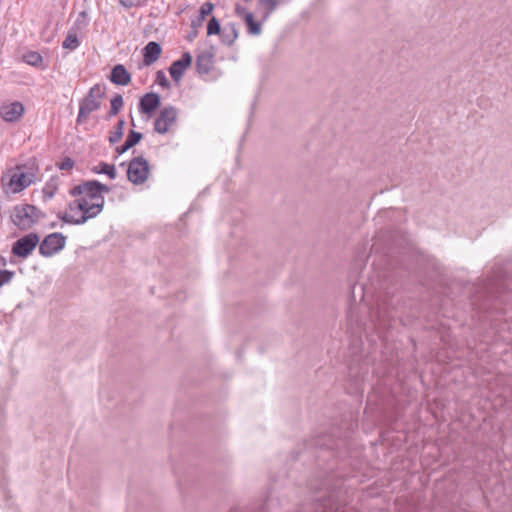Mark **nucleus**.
<instances>
[{
    "label": "nucleus",
    "mask_w": 512,
    "mask_h": 512,
    "mask_svg": "<svg viewBox=\"0 0 512 512\" xmlns=\"http://www.w3.org/2000/svg\"><path fill=\"white\" fill-rule=\"evenodd\" d=\"M471 305L480 318H512V260L495 263L489 274L475 285Z\"/></svg>",
    "instance_id": "f257e3e1"
},
{
    "label": "nucleus",
    "mask_w": 512,
    "mask_h": 512,
    "mask_svg": "<svg viewBox=\"0 0 512 512\" xmlns=\"http://www.w3.org/2000/svg\"><path fill=\"white\" fill-rule=\"evenodd\" d=\"M350 432L346 431L343 436L335 437L332 434H322L309 440L307 445L311 448L319 449L316 456L317 462L324 461L326 458L333 457L336 460L344 461L351 454Z\"/></svg>",
    "instance_id": "f03ea898"
},
{
    "label": "nucleus",
    "mask_w": 512,
    "mask_h": 512,
    "mask_svg": "<svg viewBox=\"0 0 512 512\" xmlns=\"http://www.w3.org/2000/svg\"><path fill=\"white\" fill-rule=\"evenodd\" d=\"M105 205L104 194H100V198H95L87 202V197L76 198L75 200L68 203V209L73 212L79 210L82 215L79 218H75L69 215L67 212H59L57 217L64 223L73 225H82L89 219L95 218L99 215Z\"/></svg>",
    "instance_id": "7ed1b4c3"
},
{
    "label": "nucleus",
    "mask_w": 512,
    "mask_h": 512,
    "mask_svg": "<svg viewBox=\"0 0 512 512\" xmlns=\"http://www.w3.org/2000/svg\"><path fill=\"white\" fill-rule=\"evenodd\" d=\"M107 87L104 83L93 85L86 96L79 102V112L77 116V124H85L89 115L101 108L102 102L106 97Z\"/></svg>",
    "instance_id": "20e7f679"
},
{
    "label": "nucleus",
    "mask_w": 512,
    "mask_h": 512,
    "mask_svg": "<svg viewBox=\"0 0 512 512\" xmlns=\"http://www.w3.org/2000/svg\"><path fill=\"white\" fill-rule=\"evenodd\" d=\"M45 213L34 205L21 204L14 208L11 215L13 223L20 230H28L32 228L40 219L45 218Z\"/></svg>",
    "instance_id": "39448f33"
},
{
    "label": "nucleus",
    "mask_w": 512,
    "mask_h": 512,
    "mask_svg": "<svg viewBox=\"0 0 512 512\" xmlns=\"http://www.w3.org/2000/svg\"><path fill=\"white\" fill-rule=\"evenodd\" d=\"M368 372L367 361L358 355H354L348 364V378L351 382V387L348 390L349 394H358L363 391V383Z\"/></svg>",
    "instance_id": "423d86ee"
},
{
    "label": "nucleus",
    "mask_w": 512,
    "mask_h": 512,
    "mask_svg": "<svg viewBox=\"0 0 512 512\" xmlns=\"http://www.w3.org/2000/svg\"><path fill=\"white\" fill-rule=\"evenodd\" d=\"M111 188L98 180H86L72 187L69 194L72 197H87V202L95 198H100V194L109 193Z\"/></svg>",
    "instance_id": "0eeeda50"
},
{
    "label": "nucleus",
    "mask_w": 512,
    "mask_h": 512,
    "mask_svg": "<svg viewBox=\"0 0 512 512\" xmlns=\"http://www.w3.org/2000/svg\"><path fill=\"white\" fill-rule=\"evenodd\" d=\"M39 244V235L35 232L17 239L11 247V254L20 259L28 258Z\"/></svg>",
    "instance_id": "6e6552de"
},
{
    "label": "nucleus",
    "mask_w": 512,
    "mask_h": 512,
    "mask_svg": "<svg viewBox=\"0 0 512 512\" xmlns=\"http://www.w3.org/2000/svg\"><path fill=\"white\" fill-rule=\"evenodd\" d=\"M66 236L60 232L48 234L39 241V254L43 257H52L65 248Z\"/></svg>",
    "instance_id": "1a4fd4ad"
},
{
    "label": "nucleus",
    "mask_w": 512,
    "mask_h": 512,
    "mask_svg": "<svg viewBox=\"0 0 512 512\" xmlns=\"http://www.w3.org/2000/svg\"><path fill=\"white\" fill-rule=\"evenodd\" d=\"M150 172V166L148 161L142 157L133 158L128 165L127 178L130 182L135 185L143 184Z\"/></svg>",
    "instance_id": "9d476101"
},
{
    "label": "nucleus",
    "mask_w": 512,
    "mask_h": 512,
    "mask_svg": "<svg viewBox=\"0 0 512 512\" xmlns=\"http://www.w3.org/2000/svg\"><path fill=\"white\" fill-rule=\"evenodd\" d=\"M394 315L391 310L378 305L376 310L371 313V322L374 325L379 337L392 326Z\"/></svg>",
    "instance_id": "9b49d317"
},
{
    "label": "nucleus",
    "mask_w": 512,
    "mask_h": 512,
    "mask_svg": "<svg viewBox=\"0 0 512 512\" xmlns=\"http://www.w3.org/2000/svg\"><path fill=\"white\" fill-rule=\"evenodd\" d=\"M161 98L157 93L149 92L144 94L138 104L139 111L148 118L152 117L160 107Z\"/></svg>",
    "instance_id": "f8f14e48"
},
{
    "label": "nucleus",
    "mask_w": 512,
    "mask_h": 512,
    "mask_svg": "<svg viewBox=\"0 0 512 512\" xmlns=\"http://www.w3.org/2000/svg\"><path fill=\"white\" fill-rule=\"evenodd\" d=\"M192 64V55L190 52H184L178 60L172 62L169 67V73L171 78L175 82H179L187 68H189Z\"/></svg>",
    "instance_id": "ddd939ff"
},
{
    "label": "nucleus",
    "mask_w": 512,
    "mask_h": 512,
    "mask_svg": "<svg viewBox=\"0 0 512 512\" xmlns=\"http://www.w3.org/2000/svg\"><path fill=\"white\" fill-rule=\"evenodd\" d=\"M179 111L174 106H167L160 110L158 117L154 121L153 128H169L176 124Z\"/></svg>",
    "instance_id": "4468645a"
},
{
    "label": "nucleus",
    "mask_w": 512,
    "mask_h": 512,
    "mask_svg": "<svg viewBox=\"0 0 512 512\" xmlns=\"http://www.w3.org/2000/svg\"><path fill=\"white\" fill-rule=\"evenodd\" d=\"M24 113L22 103L15 101L0 108V115L6 122H13L19 119Z\"/></svg>",
    "instance_id": "2eb2a0df"
},
{
    "label": "nucleus",
    "mask_w": 512,
    "mask_h": 512,
    "mask_svg": "<svg viewBox=\"0 0 512 512\" xmlns=\"http://www.w3.org/2000/svg\"><path fill=\"white\" fill-rule=\"evenodd\" d=\"M108 79L115 85L126 86L131 82V74L123 64H116L111 69Z\"/></svg>",
    "instance_id": "dca6fc26"
},
{
    "label": "nucleus",
    "mask_w": 512,
    "mask_h": 512,
    "mask_svg": "<svg viewBox=\"0 0 512 512\" xmlns=\"http://www.w3.org/2000/svg\"><path fill=\"white\" fill-rule=\"evenodd\" d=\"M162 52L161 45L158 42L150 41L143 48V62L146 66L152 65L156 62Z\"/></svg>",
    "instance_id": "f3484780"
},
{
    "label": "nucleus",
    "mask_w": 512,
    "mask_h": 512,
    "mask_svg": "<svg viewBox=\"0 0 512 512\" xmlns=\"http://www.w3.org/2000/svg\"><path fill=\"white\" fill-rule=\"evenodd\" d=\"M214 55L209 51H203L196 57V69L199 74H209L213 68Z\"/></svg>",
    "instance_id": "a211bd4d"
},
{
    "label": "nucleus",
    "mask_w": 512,
    "mask_h": 512,
    "mask_svg": "<svg viewBox=\"0 0 512 512\" xmlns=\"http://www.w3.org/2000/svg\"><path fill=\"white\" fill-rule=\"evenodd\" d=\"M32 174L25 172H16L12 175L9 185L13 187L14 192H19L32 183Z\"/></svg>",
    "instance_id": "6ab92c4d"
},
{
    "label": "nucleus",
    "mask_w": 512,
    "mask_h": 512,
    "mask_svg": "<svg viewBox=\"0 0 512 512\" xmlns=\"http://www.w3.org/2000/svg\"><path fill=\"white\" fill-rule=\"evenodd\" d=\"M21 60L37 69L44 70L46 65L44 59L38 51L28 50L21 55Z\"/></svg>",
    "instance_id": "aec40b11"
},
{
    "label": "nucleus",
    "mask_w": 512,
    "mask_h": 512,
    "mask_svg": "<svg viewBox=\"0 0 512 512\" xmlns=\"http://www.w3.org/2000/svg\"><path fill=\"white\" fill-rule=\"evenodd\" d=\"M214 9V5L211 2H205L199 10V15L192 19L191 28L194 30H198L203 25V22L207 16H209Z\"/></svg>",
    "instance_id": "412c9836"
},
{
    "label": "nucleus",
    "mask_w": 512,
    "mask_h": 512,
    "mask_svg": "<svg viewBox=\"0 0 512 512\" xmlns=\"http://www.w3.org/2000/svg\"><path fill=\"white\" fill-rule=\"evenodd\" d=\"M129 131L130 133L127 136L125 142L121 146L117 147V152L119 154H122L126 152L128 149L134 147L136 144L140 142V140L143 137L142 134L140 132H137L136 130Z\"/></svg>",
    "instance_id": "4be33fe9"
},
{
    "label": "nucleus",
    "mask_w": 512,
    "mask_h": 512,
    "mask_svg": "<svg viewBox=\"0 0 512 512\" xmlns=\"http://www.w3.org/2000/svg\"><path fill=\"white\" fill-rule=\"evenodd\" d=\"M237 38L238 30L234 23L228 24L221 33V40L227 46L233 45Z\"/></svg>",
    "instance_id": "5701e85b"
},
{
    "label": "nucleus",
    "mask_w": 512,
    "mask_h": 512,
    "mask_svg": "<svg viewBox=\"0 0 512 512\" xmlns=\"http://www.w3.org/2000/svg\"><path fill=\"white\" fill-rule=\"evenodd\" d=\"M246 27H247V33L253 36H258L262 32V20L256 21L254 19L253 14H247L245 15V19H243Z\"/></svg>",
    "instance_id": "b1692460"
},
{
    "label": "nucleus",
    "mask_w": 512,
    "mask_h": 512,
    "mask_svg": "<svg viewBox=\"0 0 512 512\" xmlns=\"http://www.w3.org/2000/svg\"><path fill=\"white\" fill-rule=\"evenodd\" d=\"M91 171L96 174H105L110 179H115L117 177L116 167L113 164H109L104 161H101L98 165L92 167Z\"/></svg>",
    "instance_id": "393cba45"
},
{
    "label": "nucleus",
    "mask_w": 512,
    "mask_h": 512,
    "mask_svg": "<svg viewBox=\"0 0 512 512\" xmlns=\"http://www.w3.org/2000/svg\"><path fill=\"white\" fill-rule=\"evenodd\" d=\"M279 0H258V6L263 7L262 22H266L277 9Z\"/></svg>",
    "instance_id": "a878e982"
},
{
    "label": "nucleus",
    "mask_w": 512,
    "mask_h": 512,
    "mask_svg": "<svg viewBox=\"0 0 512 512\" xmlns=\"http://www.w3.org/2000/svg\"><path fill=\"white\" fill-rule=\"evenodd\" d=\"M80 45V41L75 32L69 31L62 43V47L68 50H75Z\"/></svg>",
    "instance_id": "bb28decb"
},
{
    "label": "nucleus",
    "mask_w": 512,
    "mask_h": 512,
    "mask_svg": "<svg viewBox=\"0 0 512 512\" xmlns=\"http://www.w3.org/2000/svg\"><path fill=\"white\" fill-rule=\"evenodd\" d=\"M123 107V97L120 94H115L110 102V110L108 112L109 116H115L119 113L121 108Z\"/></svg>",
    "instance_id": "cd10ccee"
},
{
    "label": "nucleus",
    "mask_w": 512,
    "mask_h": 512,
    "mask_svg": "<svg viewBox=\"0 0 512 512\" xmlns=\"http://www.w3.org/2000/svg\"><path fill=\"white\" fill-rule=\"evenodd\" d=\"M221 34V25L219 20L216 17H211L207 24V35H220Z\"/></svg>",
    "instance_id": "c85d7f7f"
},
{
    "label": "nucleus",
    "mask_w": 512,
    "mask_h": 512,
    "mask_svg": "<svg viewBox=\"0 0 512 512\" xmlns=\"http://www.w3.org/2000/svg\"><path fill=\"white\" fill-rule=\"evenodd\" d=\"M57 191V185L52 181L48 182L43 188V198L45 200L51 199Z\"/></svg>",
    "instance_id": "c756f323"
},
{
    "label": "nucleus",
    "mask_w": 512,
    "mask_h": 512,
    "mask_svg": "<svg viewBox=\"0 0 512 512\" xmlns=\"http://www.w3.org/2000/svg\"><path fill=\"white\" fill-rule=\"evenodd\" d=\"M155 81L164 89H169L171 87L170 81L167 79L165 73L162 70L156 72Z\"/></svg>",
    "instance_id": "7c9ffc66"
},
{
    "label": "nucleus",
    "mask_w": 512,
    "mask_h": 512,
    "mask_svg": "<svg viewBox=\"0 0 512 512\" xmlns=\"http://www.w3.org/2000/svg\"><path fill=\"white\" fill-rule=\"evenodd\" d=\"M89 23V20H88V15H87V12L86 11H82L78 14V17L74 23V26L77 28V29H82V28H85L87 27Z\"/></svg>",
    "instance_id": "2f4dec72"
},
{
    "label": "nucleus",
    "mask_w": 512,
    "mask_h": 512,
    "mask_svg": "<svg viewBox=\"0 0 512 512\" xmlns=\"http://www.w3.org/2000/svg\"><path fill=\"white\" fill-rule=\"evenodd\" d=\"M15 275L14 271L6 270V269H0V288L9 283Z\"/></svg>",
    "instance_id": "473e14b6"
},
{
    "label": "nucleus",
    "mask_w": 512,
    "mask_h": 512,
    "mask_svg": "<svg viewBox=\"0 0 512 512\" xmlns=\"http://www.w3.org/2000/svg\"><path fill=\"white\" fill-rule=\"evenodd\" d=\"M75 165V161L70 157H65L60 163L57 164L60 170H71Z\"/></svg>",
    "instance_id": "72a5a7b5"
},
{
    "label": "nucleus",
    "mask_w": 512,
    "mask_h": 512,
    "mask_svg": "<svg viewBox=\"0 0 512 512\" xmlns=\"http://www.w3.org/2000/svg\"><path fill=\"white\" fill-rule=\"evenodd\" d=\"M143 0H119L120 4L125 8H132L141 5Z\"/></svg>",
    "instance_id": "f704fd0d"
},
{
    "label": "nucleus",
    "mask_w": 512,
    "mask_h": 512,
    "mask_svg": "<svg viewBox=\"0 0 512 512\" xmlns=\"http://www.w3.org/2000/svg\"><path fill=\"white\" fill-rule=\"evenodd\" d=\"M234 12H235V14H236L238 17H241L242 19H245V15H247V14H251V12H248V11L246 10V8H244L243 6H241V5H239V4H236V5H235Z\"/></svg>",
    "instance_id": "c9c22d12"
},
{
    "label": "nucleus",
    "mask_w": 512,
    "mask_h": 512,
    "mask_svg": "<svg viewBox=\"0 0 512 512\" xmlns=\"http://www.w3.org/2000/svg\"><path fill=\"white\" fill-rule=\"evenodd\" d=\"M124 135V130H115L114 133L109 137V141L114 144L118 142Z\"/></svg>",
    "instance_id": "e433bc0d"
},
{
    "label": "nucleus",
    "mask_w": 512,
    "mask_h": 512,
    "mask_svg": "<svg viewBox=\"0 0 512 512\" xmlns=\"http://www.w3.org/2000/svg\"><path fill=\"white\" fill-rule=\"evenodd\" d=\"M196 36H197V30L193 29V31H191L189 33L188 38H189L190 41H192Z\"/></svg>",
    "instance_id": "4c0bfd02"
},
{
    "label": "nucleus",
    "mask_w": 512,
    "mask_h": 512,
    "mask_svg": "<svg viewBox=\"0 0 512 512\" xmlns=\"http://www.w3.org/2000/svg\"><path fill=\"white\" fill-rule=\"evenodd\" d=\"M125 124V121L123 119L118 120L117 124L114 128H123Z\"/></svg>",
    "instance_id": "58836bf2"
},
{
    "label": "nucleus",
    "mask_w": 512,
    "mask_h": 512,
    "mask_svg": "<svg viewBox=\"0 0 512 512\" xmlns=\"http://www.w3.org/2000/svg\"><path fill=\"white\" fill-rule=\"evenodd\" d=\"M7 264V261H6V258L3 257L2 255H0V266H6Z\"/></svg>",
    "instance_id": "ea45409f"
},
{
    "label": "nucleus",
    "mask_w": 512,
    "mask_h": 512,
    "mask_svg": "<svg viewBox=\"0 0 512 512\" xmlns=\"http://www.w3.org/2000/svg\"><path fill=\"white\" fill-rule=\"evenodd\" d=\"M156 132L160 133V134H165L166 132H168L169 130H155Z\"/></svg>",
    "instance_id": "a19ab883"
},
{
    "label": "nucleus",
    "mask_w": 512,
    "mask_h": 512,
    "mask_svg": "<svg viewBox=\"0 0 512 512\" xmlns=\"http://www.w3.org/2000/svg\"><path fill=\"white\" fill-rule=\"evenodd\" d=\"M348 319H349V320H351V319H352V311H351V310H350V312H349Z\"/></svg>",
    "instance_id": "79ce46f5"
},
{
    "label": "nucleus",
    "mask_w": 512,
    "mask_h": 512,
    "mask_svg": "<svg viewBox=\"0 0 512 512\" xmlns=\"http://www.w3.org/2000/svg\"><path fill=\"white\" fill-rule=\"evenodd\" d=\"M56 225H57V223H52V224H51V228H55V227H56Z\"/></svg>",
    "instance_id": "37998d69"
},
{
    "label": "nucleus",
    "mask_w": 512,
    "mask_h": 512,
    "mask_svg": "<svg viewBox=\"0 0 512 512\" xmlns=\"http://www.w3.org/2000/svg\"><path fill=\"white\" fill-rule=\"evenodd\" d=\"M244 2H249L250 0H243Z\"/></svg>",
    "instance_id": "c03bdc74"
}]
</instances>
